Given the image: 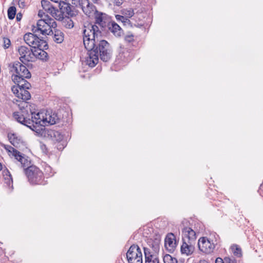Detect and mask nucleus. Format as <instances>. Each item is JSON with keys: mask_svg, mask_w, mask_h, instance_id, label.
I'll return each instance as SVG.
<instances>
[{"mask_svg": "<svg viewBox=\"0 0 263 263\" xmlns=\"http://www.w3.org/2000/svg\"><path fill=\"white\" fill-rule=\"evenodd\" d=\"M29 110L31 115V123L33 122L36 124H40L41 126H45V122L44 120L45 118V110H42L36 113L35 112L32 111L31 109Z\"/></svg>", "mask_w": 263, "mask_h": 263, "instance_id": "ddd939ff", "label": "nucleus"}, {"mask_svg": "<svg viewBox=\"0 0 263 263\" xmlns=\"http://www.w3.org/2000/svg\"><path fill=\"white\" fill-rule=\"evenodd\" d=\"M53 40L57 43H61L64 41V34L59 30H55L54 32Z\"/></svg>", "mask_w": 263, "mask_h": 263, "instance_id": "393cba45", "label": "nucleus"}, {"mask_svg": "<svg viewBox=\"0 0 263 263\" xmlns=\"http://www.w3.org/2000/svg\"><path fill=\"white\" fill-rule=\"evenodd\" d=\"M18 5L21 8H24L25 6V2L23 1H21L18 2Z\"/></svg>", "mask_w": 263, "mask_h": 263, "instance_id": "58836bf2", "label": "nucleus"}, {"mask_svg": "<svg viewBox=\"0 0 263 263\" xmlns=\"http://www.w3.org/2000/svg\"><path fill=\"white\" fill-rule=\"evenodd\" d=\"M45 11L50 14L57 20H62L63 18L62 14L59 12V10L55 9L52 5L49 7V9H47Z\"/></svg>", "mask_w": 263, "mask_h": 263, "instance_id": "412c9836", "label": "nucleus"}, {"mask_svg": "<svg viewBox=\"0 0 263 263\" xmlns=\"http://www.w3.org/2000/svg\"><path fill=\"white\" fill-rule=\"evenodd\" d=\"M44 115L45 126L54 124L59 120L57 114L51 111L45 110Z\"/></svg>", "mask_w": 263, "mask_h": 263, "instance_id": "dca6fc26", "label": "nucleus"}, {"mask_svg": "<svg viewBox=\"0 0 263 263\" xmlns=\"http://www.w3.org/2000/svg\"><path fill=\"white\" fill-rule=\"evenodd\" d=\"M116 17L117 20H120L122 22H125L126 19L124 16L120 15H117L116 16Z\"/></svg>", "mask_w": 263, "mask_h": 263, "instance_id": "e433bc0d", "label": "nucleus"}, {"mask_svg": "<svg viewBox=\"0 0 263 263\" xmlns=\"http://www.w3.org/2000/svg\"><path fill=\"white\" fill-rule=\"evenodd\" d=\"M231 250L233 254L237 257L241 256V249L237 245H234L231 247Z\"/></svg>", "mask_w": 263, "mask_h": 263, "instance_id": "c85d7f7f", "label": "nucleus"}, {"mask_svg": "<svg viewBox=\"0 0 263 263\" xmlns=\"http://www.w3.org/2000/svg\"><path fill=\"white\" fill-rule=\"evenodd\" d=\"M198 246L199 250L205 254L212 253L215 247L214 243L206 237H202L199 239Z\"/></svg>", "mask_w": 263, "mask_h": 263, "instance_id": "1a4fd4ad", "label": "nucleus"}, {"mask_svg": "<svg viewBox=\"0 0 263 263\" xmlns=\"http://www.w3.org/2000/svg\"><path fill=\"white\" fill-rule=\"evenodd\" d=\"M103 14L97 11V12L93 15L95 18L96 24L98 25L100 27L102 28L105 25V22L103 21Z\"/></svg>", "mask_w": 263, "mask_h": 263, "instance_id": "5701e85b", "label": "nucleus"}, {"mask_svg": "<svg viewBox=\"0 0 263 263\" xmlns=\"http://www.w3.org/2000/svg\"><path fill=\"white\" fill-rule=\"evenodd\" d=\"M2 169V164L0 163V171H1Z\"/></svg>", "mask_w": 263, "mask_h": 263, "instance_id": "c03bdc74", "label": "nucleus"}, {"mask_svg": "<svg viewBox=\"0 0 263 263\" xmlns=\"http://www.w3.org/2000/svg\"><path fill=\"white\" fill-rule=\"evenodd\" d=\"M22 18V14H17L16 16V19L17 21H20Z\"/></svg>", "mask_w": 263, "mask_h": 263, "instance_id": "ea45409f", "label": "nucleus"}, {"mask_svg": "<svg viewBox=\"0 0 263 263\" xmlns=\"http://www.w3.org/2000/svg\"><path fill=\"white\" fill-rule=\"evenodd\" d=\"M122 13L124 15V17L127 18L132 17L135 14L134 10L132 8L123 9L122 11Z\"/></svg>", "mask_w": 263, "mask_h": 263, "instance_id": "cd10ccee", "label": "nucleus"}, {"mask_svg": "<svg viewBox=\"0 0 263 263\" xmlns=\"http://www.w3.org/2000/svg\"><path fill=\"white\" fill-rule=\"evenodd\" d=\"M41 5L43 8L46 10L49 9V7L51 6L50 2L48 0H42L41 1Z\"/></svg>", "mask_w": 263, "mask_h": 263, "instance_id": "2f4dec72", "label": "nucleus"}, {"mask_svg": "<svg viewBox=\"0 0 263 263\" xmlns=\"http://www.w3.org/2000/svg\"><path fill=\"white\" fill-rule=\"evenodd\" d=\"M225 263H236V260L233 257H226L224 258Z\"/></svg>", "mask_w": 263, "mask_h": 263, "instance_id": "72a5a7b5", "label": "nucleus"}, {"mask_svg": "<svg viewBox=\"0 0 263 263\" xmlns=\"http://www.w3.org/2000/svg\"><path fill=\"white\" fill-rule=\"evenodd\" d=\"M182 241L195 242L196 234L195 232L190 227H185L182 229Z\"/></svg>", "mask_w": 263, "mask_h": 263, "instance_id": "f8f14e48", "label": "nucleus"}, {"mask_svg": "<svg viewBox=\"0 0 263 263\" xmlns=\"http://www.w3.org/2000/svg\"><path fill=\"white\" fill-rule=\"evenodd\" d=\"M128 263H143L142 253L138 245L130 246L126 253Z\"/></svg>", "mask_w": 263, "mask_h": 263, "instance_id": "423d86ee", "label": "nucleus"}, {"mask_svg": "<svg viewBox=\"0 0 263 263\" xmlns=\"http://www.w3.org/2000/svg\"><path fill=\"white\" fill-rule=\"evenodd\" d=\"M8 137L10 143L16 147H21L24 146V141L21 137L16 134H8Z\"/></svg>", "mask_w": 263, "mask_h": 263, "instance_id": "f3484780", "label": "nucleus"}, {"mask_svg": "<svg viewBox=\"0 0 263 263\" xmlns=\"http://www.w3.org/2000/svg\"><path fill=\"white\" fill-rule=\"evenodd\" d=\"M42 47L33 48V54L34 58V61L36 59L42 60H45L47 57V53L44 50L41 49Z\"/></svg>", "mask_w": 263, "mask_h": 263, "instance_id": "6ab92c4d", "label": "nucleus"}, {"mask_svg": "<svg viewBox=\"0 0 263 263\" xmlns=\"http://www.w3.org/2000/svg\"><path fill=\"white\" fill-rule=\"evenodd\" d=\"M20 110L13 113V117L18 122L30 128L31 120L29 118V110H30L31 105L27 102L23 101L18 104Z\"/></svg>", "mask_w": 263, "mask_h": 263, "instance_id": "20e7f679", "label": "nucleus"}, {"mask_svg": "<svg viewBox=\"0 0 263 263\" xmlns=\"http://www.w3.org/2000/svg\"><path fill=\"white\" fill-rule=\"evenodd\" d=\"M36 33H27L24 36V40L25 43L32 48L42 47L47 46L46 42L40 39Z\"/></svg>", "mask_w": 263, "mask_h": 263, "instance_id": "0eeeda50", "label": "nucleus"}, {"mask_svg": "<svg viewBox=\"0 0 263 263\" xmlns=\"http://www.w3.org/2000/svg\"><path fill=\"white\" fill-rule=\"evenodd\" d=\"M16 14V8L14 6L10 7L8 10V17L9 19L12 20L14 18Z\"/></svg>", "mask_w": 263, "mask_h": 263, "instance_id": "c756f323", "label": "nucleus"}, {"mask_svg": "<svg viewBox=\"0 0 263 263\" xmlns=\"http://www.w3.org/2000/svg\"><path fill=\"white\" fill-rule=\"evenodd\" d=\"M57 27L55 21L48 15L45 16L44 18L39 20L36 26H33L32 31L36 34L49 35L51 32L53 33L51 28Z\"/></svg>", "mask_w": 263, "mask_h": 263, "instance_id": "7ed1b4c3", "label": "nucleus"}, {"mask_svg": "<svg viewBox=\"0 0 263 263\" xmlns=\"http://www.w3.org/2000/svg\"><path fill=\"white\" fill-rule=\"evenodd\" d=\"M4 147L5 149L7 151L10 156H12L14 157V155H15V152H18L17 150L15 149L13 147L9 145H4Z\"/></svg>", "mask_w": 263, "mask_h": 263, "instance_id": "7c9ffc66", "label": "nucleus"}, {"mask_svg": "<svg viewBox=\"0 0 263 263\" xmlns=\"http://www.w3.org/2000/svg\"><path fill=\"white\" fill-rule=\"evenodd\" d=\"M108 28L115 36H119L121 35L122 32L121 29L120 27L115 22H113L109 24Z\"/></svg>", "mask_w": 263, "mask_h": 263, "instance_id": "4be33fe9", "label": "nucleus"}, {"mask_svg": "<svg viewBox=\"0 0 263 263\" xmlns=\"http://www.w3.org/2000/svg\"><path fill=\"white\" fill-rule=\"evenodd\" d=\"M79 5L83 12L88 17L93 16L97 12L96 7L89 0H79Z\"/></svg>", "mask_w": 263, "mask_h": 263, "instance_id": "9d476101", "label": "nucleus"}, {"mask_svg": "<svg viewBox=\"0 0 263 263\" xmlns=\"http://www.w3.org/2000/svg\"><path fill=\"white\" fill-rule=\"evenodd\" d=\"M14 158L20 163L21 166L23 168H28L30 166L31 161L29 158L20 152H15Z\"/></svg>", "mask_w": 263, "mask_h": 263, "instance_id": "2eb2a0df", "label": "nucleus"}, {"mask_svg": "<svg viewBox=\"0 0 263 263\" xmlns=\"http://www.w3.org/2000/svg\"><path fill=\"white\" fill-rule=\"evenodd\" d=\"M20 55V60L22 63L25 64L29 62H34V58L33 54V49L25 46H21L18 48Z\"/></svg>", "mask_w": 263, "mask_h": 263, "instance_id": "6e6552de", "label": "nucleus"}, {"mask_svg": "<svg viewBox=\"0 0 263 263\" xmlns=\"http://www.w3.org/2000/svg\"><path fill=\"white\" fill-rule=\"evenodd\" d=\"M24 170L28 180L31 184H40L43 182V174L36 166L31 165Z\"/></svg>", "mask_w": 263, "mask_h": 263, "instance_id": "39448f33", "label": "nucleus"}, {"mask_svg": "<svg viewBox=\"0 0 263 263\" xmlns=\"http://www.w3.org/2000/svg\"><path fill=\"white\" fill-rule=\"evenodd\" d=\"M59 7L60 8L59 12L62 14L63 16L64 14L71 16L72 15L71 6L68 3L62 1L59 3Z\"/></svg>", "mask_w": 263, "mask_h": 263, "instance_id": "aec40b11", "label": "nucleus"}, {"mask_svg": "<svg viewBox=\"0 0 263 263\" xmlns=\"http://www.w3.org/2000/svg\"><path fill=\"white\" fill-rule=\"evenodd\" d=\"M125 40L128 43H130L134 40V35L132 34L127 35L125 36Z\"/></svg>", "mask_w": 263, "mask_h": 263, "instance_id": "f704fd0d", "label": "nucleus"}, {"mask_svg": "<svg viewBox=\"0 0 263 263\" xmlns=\"http://www.w3.org/2000/svg\"><path fill=\"white\" fill-rule=\"evenodd\" d=\"M43 13H43V12H42L41 11H40L39 12V14H38V15H39V16H40L41 17H43Z\"/></svg>", "mask_w": 263, "mask_h": 263, "instance_id": "a19ab883", "label": "nucleus"}, {"mask_svg": "<svg viewBox=\"0 0 263 263\" xmlns=\"http://www.w3.org/2000/svg\"><path fill=\"white\" fill-rule=\"evenodd\" d=\"M92 1L94 3L96 2L97 0H92Z\"/></svg>", "mask_w": 263, "mask_h": 263, "instance_id": "a18cd8bd", "label": "nucleus"}, {"mask_svg": "<svg viewBox=\"0 0 263 263\" xmlns=\"http://www.w3.org/2000/svg\"><path fill=\"white\" fill-rule=\"evenodd\" d=\"M177 246L176 237L173 233L168 234L164 240V247L169 252H173Z\"/></svg>", "mask_w": 263, "mask_h": 263, "instance_id": "9b49d317", "label": "nucleus"}, {"mask_svg": "<svg viewBox=\"0 0 263 263\" xmlns=\"http://www.w3.org/2000/svg\"><path fill=\"white\" fill-rule=\"evenodd\" d=\"M164 263H177L176 258L172 257L169 254H166L163 257Z\"/></svg>", "mask_w": 263, "mask_h": 263, "instance_id": "bb28decb", "label": "nucleus"}, {"mask_svg": "<svg viewBox=\"0 0 263 263\" xmlns=\"http://www.w3.org/2000/svg\"><path fill=\"white\" fill-rule=\"evenodd\" d=\"M195 242H190L188 241H183L181 247V252L182 254L187 256L193 254L195 250Z\"/></svg>", "mask_w": 263, "mask_h": 263, "instance_id": "4468645a", "label": "nucleus"}, {"mask_svg": "<svg viewBox=\"0 0 263 263\" xmlns=\"http://www.w3.org/2000/svg\"><path fill=\"white\" fill-rule=\"evenodd\" d=\"M200 263H209V262L205 260H200Z\"/></svg>", "mask_w": 263, "mask_h": 263, "instance_id": "79ce46f5", "label": "nucleus"}, {"mask_svg": "<svg viewBox=\"0 0 263 263\" xmlns=\"http://www.w3.org/2000/svg\"><path fill=\"white\" fill-rule=\"evenodd\" d=\"M101 31L97 25L89 24L84 27L83 44L88 50V57L85 62L89 66L94 67L101 60L106 62L110 58L111 49L109 43L101 40Z\"/></svg>", "mask_w": 263, "mask_h": 263, "instance_id": "f257e3e1", "label": "nucleus"}, {"mask_svg": "<svg viewBox=\"0 0 263 263\" xmlns=\"http://www.w3.org/2000/svg\"><path fill=\"white\" fill-rule=\"evenodd\" d=\"M51 168L50 166H48L46 167L45 170H47V171H48L49 170H50Z\"/></svg>", "mask_w": 263, "mask_h": 263, "instance_id": "37998d69", "label": "nucleus"}, {"mask_svg": "<svg viewBox=\"0 0 263 263\" xmlns=\"http://www.w3.org/2000/svg\"><path fill=\"white\" fill-rule=\"evenodd\" d=\"M49 135H50L52 140L60 142L63 139V135L59 131L51 130Z\"/></svg>", "mask_w": 263, "mask_h": 263, "instance_id": "b1692460", "label": "nucleus"}, {"mask_svg": "<svg viewBox=\"0 0 263 263\" xmlns=\"http://www.w3.org/2000/svg\"><path fill=\"white\" fill-rule=\"evenodd\" d=\"M160 238L159 237L155 238L152 243L150 244V246L153 250V253L157 254L160 248Z\"/></svg>", "mask_w": 263, "mask_h": 263, "instance_id": "a878e982", "label": "nucleus"}, {"mask_svg": "<svg viewBox=\"0 0 263 263\" xmlns=\"http://www.w3.org/2000/svg\"><path fill=\"white\" fill-rule=\"evenodd\" d=\"M145 263H159L157 254L152 253L149 249L144 248Z\"/></svg>", "mask_w": 263, "mask_h": 263, "instance_id": "a211bd4d", "label": "nucleus"}, {"mask_svg": "<svg viewBox=\"0 0 263 263\" xmlns=\"http://www.w3.org/2000/svg\"><path fill=\"white\" fill-rule=\"evenodd\" d=\"M11 71L13 73L12 80L17 84L11 87L13 93L24 101L30 99L31 95L27 89L29 88L30 84L25 80L31 76L28 69L22 63L16 61L12 64Z\"/></svg>", "mask_w": 263, "mask_h": 263, "instance_id": "f03ea898", "label": "nucleus"}, {"mask_svg": "<svg viewBox=\"0 0 263 263\" xmlns=\"http://www.w3.org/2000/svg\"><path fill=\"white\" fill-rule=\"evenodd\" d=\"M3 46L4 48H8L11 44L10 40L7 37H4L3 39Z\"/></svg>", "mask_w": 263, "mask_h": 263, "instance_id": "473e14b6", "label": "nucleus"}, {"mask_svg": "<svg viewBox=\"0 0 263 263\" xmlns=\"http://www.w3.org/2000/svg\"><path fill=\"white\" fill-rule=\"evenodd\" d=\"M113 4L117 6H121L123 3V0H111Z\"/></svg>", "mask_w": 263, "mask_h": 263, "instance_id": "c9c22d12", "label": "nucleus"}, {"mask_svg": "<svg viewBox=\"0 0 263 263\" xmlns=\"http://www.w3.org/2000/svg\"><path fill=\"white\" fill-rule=\"evenodd\" d=\"M215 263H225L224 259L223 260L220 257L217 258L215 260Z\"/></svg>", "mask_w": 263, "mask_h": 263, "instance_id": "4c0bfd02", "label": "nucleus"}]
</instances>
